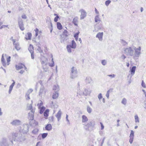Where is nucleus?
Masks as SVG:
<instances>
[{
	"mask_svg": "<svg viewBox=\"0 0 146 146\" xmlns=\"http://www.w3.org/2000/svg\"><path fill=\"white\" fill-rule=\"evenodd\" d=\"M12 137L8 136L7 137H3L0 141V146H14Z\"/></svg>",
	"mask_w": 146,
	"mask_h": 146,
	"instance_id": "obj_1",
	"label": "nucleus"
},
{
	"mask_svg": "<svg viewBox=\"0 0 146 146\" xmlns=\"http://www.w3.org/2000/svg\"><path fill=\"white\" fill-rule=\"evenodd\" d=\"M141 48L140 46H139L137 48L135 47L134 48V52L133 53V57L134 59L138 58L140 56L141 54Z\"/></svg>",
	"mask_w": 146,
	"mask_h": 146,
	"instance_id": "obj_2",
	"label": "nucleus"
},
{
	"mask_svg": "<svg viewBox=\"0 0 146 146\" xmlns=\"http://www.w3.org/2000/svg\"><path fill=\"white\" fill-rule=\"evenodd\" d=\"M124 51L127 55L133 56L134 51L131 47H129L125 48Z\"/></svg>",
	"mask_w": 146,
	"mask_h": 146,
	"instance_id": "obj_3",
	"label": "nucleus"
},
{
	"mask_svg": "<svg viewBox=\"0 0 146 146\" xmlns=\"http://www.w3.org/2000/svg\"><path fill=\"white\" fill-rule=\"evenodd\" d=\"M21 121L18 119H15L10 123V124L13 126H17L21 125Z\"/></svg>",
	"mask_w": 146,
	"mask_h": 146,
	"instance_id": "obj_4",
	"label": "nucleus"
},
{
	"mask_svg": "<svg viewBox=\"0 0 146 146\" xmlns=\"http://www.w3.org/2000/svg\"><path fill=\"white\" fill-rule=\"evenodd\" d=\"M29 127L28 124H25L23 125V128L22 130H19L20 132H21L23 133H26L29 131Z\"/></svg>",
	"mask_w": 146,
	"mask_h": 146,
	"instance_id": "obj_5",
	"label": "nucleus"
},
{
	"mask_svg": "<svg viewBox=\"0 0 146 146\" xmlns=\"http://www.w3.org/2000/svg\"><path fill=\"white\" fill-rule=\"evenodd\" d=\"M46 92V90L44 87L41 88L39 92V96L41 97H44L45 96Z\"/></svg>",
	"mask_w": 146,
	"mask_h": 146,
	"instance_id": "obj_6",
	"label": "nucleus"
},
{
	"mask_svg": "<svg viewBox=\"0 0 146 146\" xmlns=\"http://www.w3.org/2000/svg\"><path fill=\"white\" fill-rule=\"evenodd\" d=\"M79 12L81 13L80 15V19H83L86 17L87 13L83 9H82L80 10L79 11Z\"/></svg>",
	"mask_w": 146,
	"mask_h": 146,
	"instance_id": "obj_7",
	"label": "nucleus"
},
{
	"mask_svg": "<svg viewBox=\"0 0 146 146\" xmlns=\"http://www.w3.org/2000/svg\"><path fill=\"white\" fill-rule=\"evenodd\" d=\"M18 24L19 27L21 31H23L25 30L23 21L21 19H19L18 21Z\"/></svg>",
	"mask_w": 146,
	"mask_h": 146,
	"instance_id": "obj_8",
	"label": "nucleus"
},
{
	"mask_svg": "<svg viewBox=\"0 0 146 146\" xmlns=\"http://www.w3.org/2000/svg\"><path fill=\"white\" fill-rule=\"evenodd\" d=\"M91 93L90 91H89L87 89H84V91L83 92L80 93V92H78L77 94L81 96L84 95L86 96H87L89 95Z\"/></svg>",
	"mask_w": 146,
	"mask_h": 146,
	"instance_id": "obj_9",
	"label": "nucleus"
},
{
	"mask_svg": "<svg viewBox=\"0 0 146 146\" xmlns=\"http://www.w3.org/2000/svg\"><path fill=\"white\" fill-rule=\"evenodd\" d=\"M35 111V109H32L31 110V111L29 113V120H32L33 119Z\"/></svg>",
	"mask_w": 146,
	"mask_h": 146,
	"instance_id": "obj_10",
	"label": "nucleus"
},
{
	"mask_svg": "<svg viewBox=\"0 0 146 146\" xmlns=\"http://www.w3.org/2000/svg\"><path fill=\"white\" fill-rule=\"evenodd\" d=\"M18 133L17 132H13L11 135H9L12 137V140H13L14 141H17V138L18 137Z\"/></svg>",
	"mask_w": 146,
	"mask_h": 146,
	"instance_id": "obj_11",
	"label": "nucleus"
},
{
	"mask_svg": "<svg viewBox=\"0 0 146 146\" xmlns=\"http://www.w3.org/2000/svg\"><path fill=\"white\" fill-rule=\"evenodd\" d=\"M26 139V138L24 136L21 134L20 135H19V136L17 138V141L22 142L25 140Z\"/></svg>",
	"mask_w": 146,
	"mask_h": 146,
	"instance_id": "obj_12",
	"label": "nucleus"
},
{
	"mask_svg": "<svg viewBox=\"0 0 146 146\" xmlns=\"http://www.w3.org/2000/svg\"><path fill=\"white\" fill-rule=\"evenodd\" d=\"M16 67L17 70L21 69L24 67L25 68V70H26L27 69L25 65L22 63L19 64L18 65H16Z\"/></svg>",
	"mask_w": 146,
	"mask_h": 146,
	"instance_id": "obj_13",
	"label": "nucleus"
},
{
	"mask_svg": "<svg viewBox=\"0 0 146 146\" xmlns=\"http://www.w3.org/2000/svg\"><path fill=\"white\" fill-rule=\"evenodd\" d=\"M95 125V122L94 121H90L86 125V126L87 127V128H86L85 129L86 130H88V127H93Z\"/></svg>",
	"mask_w": 146,
	"mask_h": 146,
	"instance_id": "obj_14",
	"label": "nucleus"
},
{
	"mask_svg": "<svg viewBox=\"0 0 146 146\" xmlns=\"http://www.w3.org/2000/svg\"><path fill=\"white\" fill-rule=\"evenodd\" d=\"M103 33L102 32L98 33L97 34L96 37L98 38L99 40L102 41L103 40Z\"/></svg>",
	"mask_w": 146,
	"mask_h": 146,
	"instance_id": "obj_15",
	"label": "nucleus"
},
{
	"mask_svg": "<svg viewBox=\"0 0 146 146\" xmlns=\"http://www.w3.org/2000/svg\"><path fill=\"white\" fill-rule=\"evenodd\" d=\"M12 81H13V82L12 83V84L10 85L9 87V90L8 93L9 94H10L11 92V91L13 89V88L15 84V82L14 80H12Z\"/></svg>",
	"mask_w": 146,
	"mask_h": 146,
	"instance_id": "obj_16",
	"label": "nucleus"
},
{
	"mask_svg": "<svg viewBox=\"0 0 146 146\" xmlns=\"http://www.w3.org/2000/svg\"><path fill=\"white\" fill-rule=\"evenodd\" d=\"M92 80L91 78L90 77H87L85 79V81L86 83L90 84L92 82Z\"/></svg>",
	"mask_w": 146,
	"mask_h": 146,
	"instance_id": "obj_17",
	"label": "nucleus"
},
{
	"mask_svg": "<svg viewBox=\"0 0 146 146\" xmlns=\"http://www.w3.org/2000/svg\"><path fill=\"white\" fill-rule=\"evenodd\" d=\"M52 127L50 124H48L45 127V129L46 130L50 131L52 129Z\"/></svg>",
	"mask_w": 146,
	"mask_h": 146,
	"instance_id": "obj_18",
	"label": "nucleus"
},
{
	"mask_svg": "<svg viewBox=\"0 0 146 146\" xmlns=\"http://www.w3.org/2000/svg\"><path fill=\"white\" fill-rule=\"evenodd\" d=\"M77 72H71L70 73V78L72 79H74L76 78L77 76Z\"/></svg>",
	"mask_w": 146,
	"mask_h": 146,
	"instance_id": "obj_19",
	"label": "nucleus"
},
{
	"mask_svg": "<svg viewBox=\"0 0 146 146\" xmlns=\"http://www.w3.org/2000/svg\"><path fill=\"white\" fill-rule=\"evenodd\" d=\"M99 15H97L95 17V21L96 22L99 23L101 21V20L99 18Z\"/></svg>",
	"mask_w": 146,
	"mask_h": 146,
	"instance_id": "obj_20",
	"label": "nucleus"
},
{
	"mask_svg": "<svg viewBox=\"0 0 146 146\" xmlns=\"http://www.w3.org/2000/svg\"><path fill=\"white\" fill-rule=\"evenodd\" d=\"M61 116V112L60 110H59L56 115V117L57 118L58 121H59L60 119Z\"/></svg>",
	"mask_w": 146,
	"mask_h": 146,
	"instance_id": "obj_21",
	"label": "nucleus"
},
{
	"mask_svg": "<svg viewBox=\"0 0 146 146\" xmlns=\"http://www.w3.org/2000/svg\"><path fill=\"white\" fill-rule=\"evenodd\" d=\"M32 34L30 33H28L27 35H25V38L27 40H30Z\"/></svg>",
	"mask_w": 146,
	"mask_h": 146,
	"instance_id": "obj_22",
	"label": "nucleus"
},
{
	"mask_svg": "<svg viewBox=\"0 0 146 146\" xmlns=\"http://www.w3.org/2000/svg\"><path fill=\"white\" fill-rule=\"evenodd\" d=\"M136 67L135 66H133L130 69L131 74L133 76L134 74L135 73V70H136Z\"/></svg>",
	"mask_w": 146,
	"mask_h": 146,
	"instance_id": "obj_23",
	"label": "nucleus"
},
{
	"mask_svg": "<svg viewBox=\"0 0 146 146\" xmlns=\"http://www.w3.org/2000/svg\"><path fill=\"white\" fill-rule=\"evenodd\" d=\"M68 39L67 37L65 36H61L60 39V42L61 43L64 42L65 41H66Z\"/></svg>",
	"mask_w": 146,
	"mask_h": 146,
	"instance_id": "obj_24",
	"label": "nucleus"
},
{
	"mask_svg": "<svg viewBox=\"0 0 146 146\" xmlns=\"http://www.w3.org/2000/svg\"><path fill=\"white\" fill-rule=\"evenodd\" d=\"M1 61L3 65L4 66H6V63L5 62V61L4 58L3 54H2L1 58Z\"/></svg>",
	"mask_w": 146,
	"mask_h": 146,
	"instance_id": "obj_25",
	"label": "nucleus"
},
{
	"mask_svg": "<svg viewBox=\"0 0 146 146\" xmlns=\"http://www.w3.org/2000/svg\"><path fill=\"white\" fill-rule=\"evenodd\" d=\"M28 50L31 53H33V47L32 45H30L28 48Z\"/></svg>",
	"mask_w": 146,
	"mask_h": 146,
	"instance_id": "obj_26",
	"label": "nucleus"
},
{
	"mask_svg": "<svg viewBox=\"0 0 146 146\" xmlns=\"http://www.w3.org/2000/svg\"><path fill=\"white\" fill-rule=\"evenodd\" d=\"M70 45L71 46V47L72 48H76V43L74 40H72L71 44Z\"/></svg>",
	"mask_w": 146,
	"mask_h": 146,
	"instance_id": "obj_27",
	"label": "nucleus"
},
{
	"mask_svg": "<svg viewBox=\"0 0 146 146\" xmlns=\"http://www.w3.org/2000/svg\"><path fill=\"white\" fill-rule=\"evenodd\" d=\"M58 93L57 92H55L54 93H53V94L52 96V98L53 99H56L58 98Z\"/></svg>",
	"mask_w": 146,
	"mask_h": 146,
	"instance_id": "obj_28",
	"label": "nucleus"
},
{
	"mask_svg": "<svg viewBox=\"0 0 146 146\" xmlns=\"http://www.w3.org/2000/svg\"><path fill=\"white\" fill-rule=\"evenodd\" d=\"M88 121V119L86 116L85 115L82 116V122L83 123H84L87 122Z\"/></svg>",
	"mask_w": 146,
	"mask_h": 146,
	"instance_id": "obj_29",
	"label": "nucleus"
},
{
	"mask_svg": "<svg viewBox=\"0 0 146 146\" xmlns=\"http://www.w3.org/2000/svg\"><path fill=\"white\" fill-rule=\"evenodd\" d=\"M78 18L77 17H75L73 20L72 22L76 26L77 25Z\"/></svg>",
	"mask_w": 146,
	"mask_h": 146,
	"instance_id": "obj_30",
	"label": "nucleus"
},
{
	"mask_svg": "<svg viewBox=\"0 0 146 146\" xmlns=\"http://www.w3.org/2000/svg\"><path fill=\"white\" fill-rule=\"evenodd\" d=\"M15 45V49L17 50H19L20 49V47L19 46V44L18 42H16L15 44H14Z\"/></svg>",
	"mask_w": 146,
	"mask_h": 146,
	"instance_id": "obj_31",
	"label": "nucleus"
},
{
	"mask_svg": "<svg viewBox=\"0 0 146 146\" xmlns=\"http://www.w3.org/2000/svg\"><path fill=\"white\" fill-rule=\"evenodd\" d=\"M57 28L59 30H61L62 28V27L61 24L60 22L57 23Z\"/></svg>",
	"mask_w": 146,
	"mask_h": 146,
	"instance_id": "obj_32",
	"label": "nucleus"
},
{
	"mask_svg": "<svg viewBox=\"0 0 146 146\" xmlns=\"http://www.w3.org/2000/svg\"><path fill=\"white\" fill-rule=\"evenodd\" d=\"M53 89L54 90L58 91L59 90V86L58 85H54L53 87Z\"/></svg>",
	"mask_w": 146,
	"mask_h": 146,
	"instance_id": "obj_33",
	"label": "nucleus"
},
{
	"mask_svg": "<svg viewBox=\"0 0 146 146\" xmlns=\"http://www.w3.org/2000/svg\"><path fill=\"white\" fill-rule=\"evenodd\" d=\"M63 36L68 37V31L67 30H65L63 33Z\"/></svg>",
	"mask_w": 146,
	"mask_h": 146,
	"instance_id": "obj_34",
	"label": "nucleus"
},
{
	"mask_svg": "<svg viewBox=\"0 0 146 146\" xmlns=\"http://www.w3.org/2000/svg\"><path fill=\"white\" fill-rule=\"evenodd\" d=\"M27 108L28 110H31L32 109H34L33 108V107L32 106V104H28L27 105Z\"/></svg>",
	"mask_w": 146,
	"mask_h": 146,
	"instance_id": "obj_35",
	"label": "nucleus"
},
{
	"mask_svg": "<svg viewBox=\"0 0 146 146\" xmlns=\"http://www.w3.org/2000/svg\"><path fill=\"white\" fill-rule=\"evenodd\" d=\"M39 44V42L37 43L36 44L38 46L37 50L39 52L41 53L42 52V50H41L40 47L38 45Z\"/></svg>",
	"mask_w": 146,
	"mask_h": 146,
	"instance_id": "obj_36",
	"label": "nucleus"
},
{
	"mask_svg": "<svg viewBox=\"0 0 146 146\" xmlns=\"http://www.w3.org/2000/svg\"><path fill=\"white\" fill-rule=\"evenodd\" d=\"M66 48L67 49L68 52L69 53H71L72 52L71 49V46L70 45H68L67 46Z\"/></svg>",
	"mask_w": 146,
	"mask_h": 146,
	"instance_id": "obj_37",
	"label": "nucleus"
},
{
	"mask_svg": "<svg viewBox=\"0 0 146 146\" xmlns=\"http://www.w3.org/2000/svg\"><path fill=\"white\" fill-rule=\"evenodd\" d=\"M87 112L89 113H90L92 112V108L89 106H87Z\"/></svg>",
	"mask_w": 146,
	"mask_h": 146,
	"instance_id": "obj_38",
	"label": "nucleus"
},
{
	"mask_svg": "<svg viewBox=\"0 0 146 146\" xmlns=\"http://www.w3.org/2000/svg\"><path fill=\"white\" fill-rule=\"evenodd\" d=\"M40 110L39 113L40 114H42L45 110V108L44 107H42L40 108Z\"/></svg>",
	"mask_w": 146,
	"mask_h": 146,
	"instance_id": "obj_39",
	"label": "nucleus"
},
{
	"mask_svg": "<svg viewBox=\"0 0 146 146\" xmlns=\"http://www.w3.org/2000/svg\"><path fill=\"white\" fill-rule=\"evenodd\" d=\"M71 72H77L76 68L73 66L71 68Z\"/></svg>",
	"mask_w": 146,
	"mask_h": 146,
	"instance_id": "obj_40",
	"label": "nucleus"
},
{
	"mask_svg": "<svg viewBox=\"0 0 146 146\" xmlns=\"http://www.w3.org/2000/svg\"><path fill=\"white\" fill-rule=\"evenodd\" d=\"M135 123H139V118L137 115H136L135 116Z\"/></svg>",
	"mask_w": 146,
	"mask_h": 146,
	"instance_id": "obj_41",
	"label": "nucleus"
},
{
	"mask_svg": "<svg viewBox=\"0 0 146 146\" xmlns=\"http://www.w3.org/2000/svg\"><path fill=\"white\" fill-rule=\"evenodd\" d=\"M49 110H46L44 113V115L45 116L47 117L48 116Z\"/></svg>",
	"mask_w": 146,
	"mask_h": 146,
	"instance_id": "obj_42",
	"label": "nucleus"
},
{
	"mask_svg": "<svg viewBox=\"0 0 146 146\" xmlns=\"http://www.w3.org/2000/svg\"><path fill=\"white\" fill-rule=\"evenodd\" d=\"M134 137V132L133 130H131L130 135V138H133Z\"/></svg>",
	"mask_w": 146,
	"mask_h": 146,
	"instance_id": "obj_43",
	"label": "nucleus"
},
{
	"mask_svg": "<svg viewBox=\"0 0 146 146\" xmlns=\"http://www.w3.org/2000/svg\"><path fill=\"white\" fill-rule=\"evenodd\" d=\"M51 60L52 63H49V66L51 67H53L54 65V62L53 60V58H52Z\"/></svg>",
	"mask_w": 146,
	"mask_h": 146,
	"instance_id": "obj_44",
	"label": "nucleus"
},
{
	"mask_svg": "<svg viewBox=\"0 0 146 146\" xmlns=\"http://www.w3.org/2000/svg\"><path fill=\"white\" fill-rule=\"evenodd\" d=\"M121 103L124 105H125L127 103V100L125 98H123L121 102Z\"/></svg>",
	"mask_w": 146,
	"mask_h": 146,
	"instance_id": "obj_45",
	"label": "nucleus"
},
{
	"mask_svg": "<svg viewBox=\"0 0 146 146\" xmlns=\"http://www.w3.org/2000/svg\"><path fill=\"white\" fill-rule=\"evenodd\" d=\"M48 135L47 133H44L42 134V137L43 139L46 138Z\"/></svg>",
	"mask_w": 146,
	"mask_h": 146,
	"instance_id": "obj_46",
	"label": "nucleus"
},
{
	"mask_svg": "<svg viewBox=\"0 0 146 146\" xmlns=\"http://www.w3.org/2000/svg\"><path fill=\"white\" fill-rule=\"evenodd\" d=\"M43 67V69H44V71L45 72H47L48 70V68L47 66H46V65L45 66H42Z\"/></svg>",
	"mask_w": 146,
	"mask_h": 146,
	"instance_id": "obj_47",
	"label": "nucleus"
},
{
	"mask_svg": "<svg viewBox=\"0 0 146 146\" xmlns=\"http://www.w3.org/2000/svg\"><path fill=\"white\" fill-rule=\"evenodd\" d=\"M111 1L110 0H108L106 1L105 2V5L107 6H108L109 5V4L111 3Z\"/></svg>",
	"mask_w": 146,
	"mask_h": 146,
	"instance_id": "obj_48",
	"label": "nucleus"
},
{
	"mask_svg": "<svg viewBox=\"0 0 146 146\" xmlns=\"http://www.w3.org/2000/svg\"><path fill=\"white\" fill-rule=\"evenodd\" d=\"M107 62L105 60H102L101 62L102 64L104 66H105Z\"/></svg>",
	"mask_w": 146,
	"mask_h": 146,
	"instance_id": "obj_49",
	"label": "nucleus"
},
{
	"mask_svg": "<svg viewBox=\"0 0 146 146\" xmlns=\"http://www.w3.org/2000/svg\"><path fill=\"white\" fill-rule=\"evenodd\" d=\"M43 104V103L42 102L40 101V103H39L37 104V106L39 108H41Z\"/></svg>",
	"mask_w": 146,
	"mask_h": 146,
	"instance_id": "obj_50",
	"label": "nucleus"
},
{
	"mask_svg": "<svg viewBox=\"0 0 146 146\" xmlns=\"http://www.w3.org/2000/svg\"><path fill=\"white\" fill-rule=\"evenodd\" d=\"M26 98L27 100H29L30 99V96L29 93H27L26 94Z\"/></svg>",
	"mask_w": 146,
	"mask_h": 146,
	"instance_id": "obj_51",
	"label": "nucleus"
},
{
	"mask_svg": "<svg viewBox=\"0 0 146 146\" xmlns=\"http://www.w3.org/2000/svg\"><path fill=\"white\" fill-rule=\"evenodd\" d=\"M121 42L123 45H125L127 44L126 41L123 40H121Z\"/></svg>",
	"mask_w": 146,
	"mask_h": 146,
	"instance_id": "obj_52",
	"label": "nucleus"
},
{
	"mask_svg": "<svg viewBox=\"0 0 146 146\" xmlns=\"http://www.w3.org/2000/svg\"><path fill=\"white\" fill-rule=\"evenodd\" d=\"M98 98L99 100H100L103 98V97L102 96V94L101 93H100L98 96Z\"/></svg>",
	"mask_w": 146,
	"mask_h": 146,
	"instance_id": "obj_53",
	"label": "nucleus"
},
{
	"mask_svg": "<svg viewBox=\"0 0 146 146\" xmlns=\"http://www.w3.org/2000/svg\"><path fill=\"white\" fill-rule=\"evenodd\" d=\"M141 85L144 88H146V86L145 85V84L143 80H142V83H141Z\"/></svg>",
	"mask_w": 146,
	"mask_h": 146,
	"instance_id": "obj_54",
	"label": "nucleus"
},
{
	"mask_svg": "<svg viewBox=\"0 0 146 146\" xmlns=\"http://www.w3.org/2000/svg\"><path fill=\"white\" fill-rule=\"evenodd\" d=\"M11 57L9 56L7 59V65H9V63L10 61Z\"/></svg>",
	"mask_w": 146,
	"mask_h": 146,
	"instance_id": "obj_55",
	"label": "nucleus"
},
{
	"mask_svg": "<svg viewBox=\"0 0 146 146\" xmlns=\"http://www.w3.org/2000/svg\"><path fill=\"white\" fill-rule=\"evenodd\" d=\"M59 17L58 15H57L54 18V21L55 22H56L58 21V19L59 18Z\"/></svg>",
	"mask_w": 146,
	"mask_h": 146,
	"instance_id": "obj_56",
	"label": "nucleus"
},
{
	"mask_svg": "<svg viewBox=\"0 0 146 146\" xmlns=\"http://www.w3.org/2000/svg\"><path fill=\"white\" fill-rule=\"evenodd\" d=\"M41 63L42 64V66H43L46 65V64H47V63L46 62L43 61H42L41 62Z\"/></svg>",
	"mask_w": 146,
	"mask_h": 146,
	"instance_id": "obj_57",
	"label": "nucleus"
},
{
	"mask_svg": "<svg viewBox=\"0 0 146 146\" xmlns=\"http://www.w3.org/2000/svg\"><path fill=\"white\" fill-rule=\"evenodd\" d=\"M79 32H78L77 33H75L74 35V38H78V35L79 34Z\"/></svg>",
	"mask_w": 146,
	"mask_h": 146,
	"instance_id": "obj_58",
	"label": "nucleus"
},
{
	"mask_svg": "<svg viewBox=\"0 0 146 146\" xmlns=\"http://www.w3.org/2000/svg\"><path fill=\"white\" fill-rule=\"evenodd\" d=\"M107 76H109V77H111L112 78H114L115 76V75L114 74L108 75H107Z\"/></svg>",
	"mask_w": 146,
	"mask_h": 146,
	"instance_id": "obj_59",
	"label": "nucleus"
},
{
	"mask_svg": "<svg viewBox=\"0 0 146 146\" xmlns=\"http://www.w3.org/2000/svg\"><path fill=\"white\" fill-rule=\"evenodd\" d=\"M53 117L52 116L50 117L49 118V119L50 121H52L53 120Z\"/></svg>",
	"mask_w": 146,
	"mask_h": 146,
	"instance_id": "obj_60",
	"label": "nucleus"
},
{
	"mask_svg": "<svg viewBox=\"0 0 146 146\" xmlns=\"http://www.w3.org/2000/svg\"><path fill=\"white\" fill-rule=\"evenodd\" d=\"M133 138H130L129 142L131 144L133 141Z\"/></svg>",
	"mask_w": 146,
	"mask_h": 146,
	"instance_id": "obj_61",
	"label": "nucleus"
},
{
	"mask_svg": "<svg viewBox=\"0 0 146 146\" xmlns=\"http://www.w3.org/2000/svg\"><path fill=\"white\" fill-rule=\"evenodd\" d=\"M95 13L97 14V15H99V12L98 11L97 9L95 8Z\"/></svg>",
	"mask_w": 146,
	"mask_h": 146,
	"instance_id": "obj_62",
	"label": "nucleus"
},
{
	"mask_svg": "<svg viewBox=\"0 0 146 146\" xmlns=\"http://www.w3.org/2000/svg\"><path fill=\"white\" fill-rule=\"evenodd\" d=\"M22 18L23 19H26L27 18V17L25 15H23L22 16Z\"/></svg>",
	"mask_w": 146,
	"mask_h": 146,
	"instance_id": "obj_63",
	"label": "nucleus"
},
{
	"mask_svg": "<svg viewBox=\"0 0 146 146\" xmlns=\"http://www.w3.org/2000/svg\"><path fill=\"white\" fill-rule=\"evenodd\" d=\"M121 58L123 59H124L126 58V57L123 54L121 55Z\"/></svg>",
	"mask_w": 146,
	"mask_h": 146,
	"instance_id": "obj_64",
	"label": "nucleus"
}]
</instances>
